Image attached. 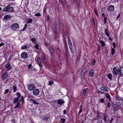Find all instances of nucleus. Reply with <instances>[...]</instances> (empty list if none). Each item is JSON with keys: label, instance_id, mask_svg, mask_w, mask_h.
I'll use <instances>...</instances> for the list:
<instances>
[{"label": "nucleus", "instance_id": "1", "mask_svg": "<svg viewBox=\"0 0 123 123\" xmlns=\"http://www.w3.org/2000/svg\"><path fill=\"white\" fill-rule=\"evenodd\" d=\"M112 72L114 75H118L119 76H121L123 75V67L117 70V69L116 67H114Z\"/></svg>", "mask_w": 123, "mask_h": 123}, {"label": "nucleus", "instance_id": "2", "mask_svg": "<svg viewBox=\"0 0 123 123\" xmlns=\"http://www.w3.org/2000/svg\"><path fill=\"white\" fill-rule=\"evenodd\" d=\"M14 10L13 8L10 6H7L3 9L2 11L6 12L9 13H12L14 12Z\"/></svg>", "mask_w": 123, "mask_h": 123}, {"label": "nucleus", "instance_id": "3", "mask_svg": "<svg viewBox=\"0 0 123 123\" xmlns=\"http://www.w3.org/2000/svg\"><path fill=\"white\" fill-rule=\"evenodd\" d=\"M11 28L14 30H15L17 29H18L19 28V25L17 23H14L11 26Z\"/></svg>", "mask_w": 123, "mask_h": 123}, {"label": "nucleus", "instance_id": "4", "mask_svg": "<svg viewBox=\"0 0 123 123\" xmlns=\"http://www.w3.org/2000/svg\"><path fill=\"white\" fill-rule=\"evenodd\" d=\"M17 97L16 98L18 99H19V98L21 97V98L19 100V101L21 102V101H24V99L23 96H21V95L20 93L19 92H17L16 94Z\"/></svg>", "mask_w": 123, "mask_h": 123}, {"label": "nucleus", "instance_id": "5", "mask_svg": "<svg viewBox=\"0 0 123 123\" xmlns=\"http://www.w3.org/2000/svg\"><path fill=\"white\" fill-rule=\"evenodd\" d=\"M36 87V86L33 84H30L27 86L28 90L30 91H33Z\"/></svg>", "mask_w": 123, "mask_h": 123}, {"label": "nucleus", "instance_id": "6", "mask_svg": "<svg viewBox=\"0 0 123 123\" xmlns=\"http://www.w3.org/2000/svg\"><path fill=\"white\" fill-rule=\"evenodd\" d=\"M21 56L22 58L25 59L28 57V55L25 52H23L21 54Z\"/></svg>", "mask_w": 123, "mask_h": 123}, {"label": "nucleus", "instance_id": "7", "mask_svg": "<svg viewBox=\"0 0 123 123\" xmlns=\"http://www.w3.org/2000/svg\"><path fill=\"white\" fill-rule=\"evenodd\" d=\"M5 67L6 68L7 71H9L12 69V66L9 63H6L5 65Z\"/></svg>", "mask_w": 123, "mask_h": 123}, {"label": "nucleus", "instance_id": "8", "mask_svg": "<svg viewBox=\"0 0 123 123\" xmlns=\"http://www.w3.org/2000/svg\"><path fill=\"white\" fill-rule=\"evenodd\" d=\"M39 93V90L38 89H35L33 91V93L34 95L37 96L38 95Z\"/></svg>", "mask_w": 123, "mask_h": 123}, {"label": "nucleus", "instance_id": "9", "mask_svg": "<svg viewBox=\"0 0 123 123\" xmlns=\"http://www.w3.org/2000/svg\"><path fill=\"white\" fill-rule=\"evenodd\" d=\"M114 9V6L113 5H111L108 7V11L109 12L113 11Z\"/></svg>", "mask_w": 123, "mask_h": 123}, {"label": "nucleus", "instance_id": "10", "mask_svg": "<svg viewBox=\"0 0 123 123\" xmlns=\"http://www.w3.org/2000/svg\"><path fill=\"white\" fill-rule=\"evenodd\" d=\"M8 73L6 71H5L3 73L2 76V79L3 80H4L8 76Z\"/></svg>", "mask_w": 123, "mask_h": 123}, {"label": "nucleus", "instance_id": "11", "mask_svg": "<svg viewBox=\"0 0 123 123\" xmlns=\"http://www.w3.org/2000/svg\"><path fill=\"white\" fill-rule=\"evenodd\" d=\"M107 87H106L103 86L100 87V89L102 91L105 92H107L108 91L107 90Z\"/></svg>", "mask_w": 123, "mask_h": 123}, {"label": "nucleus", "instance_id": "12", "mask_svg": "<svg viewBox=\"0 0 123 123\" xmlns=\"http://www.w3.org/2000/svg\"><path fill=\"white\" fill-rule=\"evenodd\" d=\"M30 100L31 102L33 103L34 104L36 105H38L39 104L38 102H37L33 99H31Z\"/></svg>", "mask_w": 123, "mask_h": 123}, {"label": "nucleus", "instance_id": "13", "mask_svg": "<svg viewBox=\"0 0 123 123\" xmlns=\"http://www.w3.org/2000/svg\"><path fill=\"white\" fill-rule=\"evenodd\" d=\"M37 61L39 64V66L41 67H42L43 65L40 60V58L39 57H38L37 59Z\"/></svg>", "mask_w": 123, "mask_h": 123}, {"label": "nucleus", "instance_id": "14", "mask_svg": "<svg viewBox=\"0 0 123 123\" xmlns=\"http://www.w3.org/2000/svg\"><path fill=\"white\" fill-rule=\"evenodd\" d=\"M57 102L58 104L61 105L64 103V101L62 99H60L57 100Z\"/></svg>", "mask_w": 123, "mask_h": 123}, {"label": "nucleus", "instance_id": "15", "mask_svg": "<svg viewBox=\"0 0 123 123\" xmlns=\"http://www.w3.org/2000/svg\"><path fill=\"white\" fill-rule=\"evenodd\" d=\"M112 107L113 108L114 111H116L118 109V107L116 106L114 104H113Z\"/></svg>", "mask_w": 123, "mask_h": 123}, {"label": "nucleus", "instance_id": "16", "mask_svg": "<svg viewBox=\"0 0 123 123\" xmlns=\"http://www.w3.org/2000/svg\"><path fill=\"white\" fill-rule=\"evenodd\" d=\"M48 49L50 51L51 56H52L53 54L54 53V49L50 47L48 48Z\"/></svg>", "mask_w": 123, "mask_h": 123}, {"label": "nucleus", "instance_id": "17", "mask_svg": "<svg viewBox=\"0 0 123 123\" xmlns=\"http://www.w3.org/2000/svg\"><path fill=\"white\" fill-rule=\"evenodd\" d=\"M56 64H53L54 67L56 69H57V70H60L61 69V67L58 65L57 64L56 65Z\"/></svg>", "mask_w": 123, "mask_h": 123}, {"label": "nucleus", "instance_id": "18", "mask_svg": "<svg viewBox=\"0 0 123 123\" xmlns=\"http://www.w3.org/2000/svg\"><path fill=\"white\" fill-rule=\"evenodd\" d=\"M105 35L107 37H109L110 35L109 34V31L108 29L106 28L105 29Z\"/></svg>", "mask_w": 123, "mask_h": 123}, {"label": "nucleus", "instance_id": "19", "mask_svg": "<svg viewBox=\"0 0 123 123\" xmlns=\"http://www.w3.org/2000/svg\"><path fill=\"white\" fill-rule=\"evenodd\" d=\"M94 70L92 69L89 71V74L91 76H92L94 75Z\"/></svg>", "mask_w": 123, "mask_h": 123}, {"label": "nucleus", "instance_id": "20", "mask_svg": "<svg viewBox=\"0 0 123 123\" xmlns=\"http://www.w3.org/2000/svg\"><path fill=\"white\" fill-rule=\"evenodd\" d=\"M11 16L9 15H6L4 17V19L6 20H8L11 18Z\"/></svg>", "mask_w": 123, "mask_h": 123}, {"label": "nucleus", "instance_id": "21", "mask_svg": "<svg viewBox=\"0 0 123 123\" xmlns=\"http://www.w3.org/2000/svg\"><path fill=\"white\" fill-rule=\"evenodd\" d=\"M105 96L107 98H108V99L109 100H111V98L110 96L108 93H106L105 94Z\"/></svg>", "mask_w": 123, "mask_h": 123}, {"label": "nucleus", "instance_id": "22", "mask_svg": "<svg viewBox=\"0 0 123 123\" xmlns=\"http://www.w3.org/2000/svg\"><path fill=\"white\" fill-rule=\"evenodd\" d=\"M108 78L110 80H112V75L111 73H109L107 75Z\"/></svg>", "mask_w": 123, "mask_h": 123}, {"label": "nucleus", "instance_id": "23", "mask_svg": "<svg viewBox=\"0 0 123 123\" xmlns=\"http://www.w3.org/2000/svg\"><path fill=\"white\" fill-rule=\"evenodd\" d=\"M55 27L54 29V33L55 34H56L57 33V24L56 23L55 24Z\"/></svg>", "mask_w": 123, "mask_h": 123}, {"label": "nucleus", "instance_id": "24", "mask_svg": "<svg viewBox=\"0 0 123 123\" xmlns=\"http://www.w3.org/2000/svg\"><path fill=\"white\" fill-rule=\"evenodd\" d=\"M71 52L72 54H73L74 53V51L73 47L72 45H70L69 46Z\"/></svg>", "mask_w": 123, "mask_h": 123}, {"label": "nucleus", "instance_id": "25", "mask_svg": "<svg viewBox=\"0 0 123 123\" xmlns=\"http://www.w3.org/2000/svg\"><path fill=\"white\" fill-rule=\"evenodd\" d=\"M68 41V43L69 46H70V45H72V44L71 43V40L69 39V37H68L67 38Z\"/></svg>", "mask_w": 123, "mask_h": 123}, {"label": "nucleus", "instance_id": "26", "mask_svg": "<svg viewBox=\"0 0 123 123\" xmlns=\"http://www.w3.org/2000/svg\"><path fill=\"white\" fill-rule=\"evenodd\" d=\"M28 46L27 44L22 46L21 47V49H26L28 48Z\"/></svg>", "mask_w": 123, "mask_h": 123}, {"label": "nucleus", "instance_id": "27", "mask_svg": "<svg viewBox=\"0 0 123 123\" xmlns=\"http://www.w3.org/2000/svg\"><path fill=\"white\" fill-rule=\"evenodd\" d=\"M115 48H112L111 49V55H114L115 53Z\"/></svg>", "mask_w": 123, "mask_h": 123}, {"label": "nucleus", "instance_id": "28", "mask_svg": "<svg viewBox=\"0 0 123 123\" xmlns=\"http://www.w3.org/2000/svg\"><path fill=\"white\" fill-rule=\"evenodd\" d=\"M20 106V104L19 102H17L16 105L14 107V109H16L19 107Z\"/></svg>", "mask_w": 123, "mask_h": 123}, {"label": "nucleus", "instance_id": "29", "mask_svg": "<svg viewBox=\"0 0 123 123\" xmlns=\"http://www.w3.org/2000/svg\"><path fill=\"white\" fill-rule=\"evenodd\" d=\"M13 92H15L17 89L16 86L15 85H13Z\"/></svg>", "mask_w": 123, "mask_h": 123}, {"label": "nucleus", "instance_id": "30", "mask_svg": "<svg viewBox=\"0 0 123 123\" xmlns=\"http://www.w3.org/2000/svg\"><path fill=\"white\" fill-rule=\"evenodd\" d=\"M18 99L16 98H14L13 101V103L15 104L18 101H19Z\"/></svg>", "mask_w": 123, "mask_h": 123}, {"label": "nucleus", "instance_id": "31", "mask_svg": "<svg viewBox=\"0 0 123 123\" xmlns=\"http://www.w3.org/2000/svg\"><path fill=\"white\" fill-rule=\"evenodd\" d=\"M116 98L118 100H121L122 99V98L118 95L116 96Z\"/></svg>", "mask_w": 123, "mask_h": 123}, {"label": "nucleus", "instance_id": "32", "mask_svg": "<svg viewBox=\"0 0 123 123\" xmlns=\"http://www.w3.org/2000/svg\"><path fill=\"white\" fill-rule=\"evenodd\" d=\"M87 89V88H86L83 89V92H82V94L83 95H85L86 91Z\"/></svg>", "mask_w": 123, "mask_h": 123}, {"label": "nucleus", "instance_id": "33", "mask_svg": "<svg viewBox=\"0 0 123 123\" xmlns=\"http://www.w3.org/2000/svg\"><path fill=\"white\" fill-rule=\"evenodd\" d=\"M101 43L102 46H105V43L104 42L102 41L101 40H99Z\"/></svg>", "mask_w": 123, "mask_h": 123}, {"label": "nucleus", "instance_id": "34", "mask_svg": "<svg viewBox=\"0 0 123 123\" xmlns=\"http://www.w3.org/2000/svg\"><path fill=\"white\" fill-rule=\"evenodd\" d=\"M115 104L117 106H120L121 105V103L119 102H117L115 103Z\"/></svg>", "mask_w": 123, "mask_h": 123}, {"label": "nucleus", "instance_id": "35", "mask_svg": "<svg viewBox=\"0 0 123 123\" xmlns=\"http://www.w3.org/2000/svg\"><path fill=\"white\" fill-rule=\"evenodd\" d=\"M61 122L62 123H64L66 121V119L64 118H61Z\"/></svg>", "mask_w": 123, "mask_h": 123}, {"label": "nucleus", "instance_id": "36", "mask_svg": "<svg viewBox=\"0 0 123 123\" xmlns=\"http://www.w3.org/2000/svg\"><path fill=\"white\" fill-rule=\"evenodd\" d=\"M31 39V40L33 43H35L36 41V40L35 38H32Z\"/></svg>", "mask_w": 123, "mask_h": 123}, {"label": "nucleus", "instance_id": "37", "mask_svg": "<svg viewBox=\"0 0 123 123\" xmlns=\"http://www.w3.org/2000/svg\"><path fill=\"white\" fill-rule=\"evenodd\" d=\"M96 62V60L95 59H93V61L91 63V65L92 66H94L95 63Z\"/></svg>", "mask_w": 123, "mask_h": 123}, {"label": "nucleus", "instance_id": "38", "mask_svg": "<svg viewBox=\"0 0 123 123\" xmlns=\"http://www.w3.org/2000/svg\"><path fill=\"white\" fill-rule=\"evenodd\" d=\"M32 20L31 19L29 18L28 20V21L27 22V23L28 24L29 23H31L32 22Z\"/></svg>", "mask_w": 123, "mask_h": 123}, {"label": "nucleus", "instance_id": "39", "mask_svg": "<svg viewBox=\"0 0 123 123\" xmlns=\"http://www.w3.org/2000/svg\"><path fill=\"white\" fill-rule=\"evenodd\" d=\"M107 18L106 17H104V23L105 24H106L107 23Z\"/></svg>", "mask_w": 123, "mask_h": 123}, {"label": "nucleus", "instance_id": "40", "mask_svg": "<svg viewBox=\"0 0 123 123\" xmlns=\"http://www.w3.org/2000/svg\"><path fill=\"white\" fill-rule=\"evenodd\" d=\"M97 93H101V94H104L105 93V92H101L99 90L97 91Z\"/></svg>", "mask_w": 123, "mask_h": 123}, {"label": "nucleus", "instance_id": "41", "mask_svg": "<svg viewBox=\"0 0 123 123\" xmlns=\"http://www.w3.org/2000/svg\"><path fill=\"white\" fill-rule=\"evenodd\" d=\"M35 47L37 49H39V45L38 44H37L36 45H35Z\"/></svg>", "mask_w": 123, "mask_h": 123}, {"label": "nucleus", "instance_id": "42", "mask_svg": "<svg viewBox=\"0 0 123 123\" xmlns=\"http://www.w3.org/2000/svg\"><path fill=\"white\" fill-rule=\"evenodd\" d=\"M48 84L50 85H51L53 83V82L52 81H49Z\"/></svg>", "mask_w": 123, "mask_h": 123}, {"label": "nucleus", "instance_id": "43", "mask_svg": "<svg viewBox=\"0 0 123 123\" xmlns=\"http://www.w3.org/2000/svg\"><path fill=\"white\" fill-rule=\"evenodd\" d=\"M81 106L82 105H81L80 106V110L79 113V114H80V113L82 112Z\"/></svg>", "mask_w": 123, "mask_h": 123}, {"label": "nucleus", "instance_id": "44", "mask_svg": "<svg viewBox=\"0 0 123 123\" xmlns=\"http://www.w3.org/2000/svg\"><path fill=\"white\" fill-rule=\"evenodd\" d=\"M9 92V90L7 89L5 90V91L4 94H6L7 93Z\"/></svg>", "mask_w": 123, "mask_h": 123}, {"label": "nucleus", "instance_id": "45", "mask_svg": "<svg viewBox=\"0 0 123 123\" xmlns=\"http://www.w3.org/2000/svg\"><path fill=\"white\" fill-rule=\"evenodd\" d=\"M41 15V14H40L39 13H37L35 14V16L38 17L40 16Z\"/></svg>", "mask_w": 123, "mask_h": 123}, {"label": "nucleus", "instance_id": "46", "mask_svg": "<svg viewBox=\"0 0 123 123\" xmlns=\"http://www.w3.org/2000/svg\"><path fill=\"white\" fill-rule=\"evenodd\" d=\"M47 20L48 21H49L50 20V18L49 15H47Z\"/></svg>", "mask_w": 123, "mask_h": 123}, {"label": "nucleus", "instance_id": "47", "mask_svg": "<svg viewBox=\"0 0 123 123\" xmlns=\"http://www.w3.org/2000/svg\"><path fill=\"white\" fill-rule=\"evenodd\" d=\"M113 46L114 47L113 48H115L116 47V44L115 43L113 42L112 43Z\"/></svg>", "mask_w": 123, "mask_h": 123}, {"label": "nucleus", "instance_id": "48", "mask_svg": "<svg viewBox=\"0 0 123 123\" xmlns=\"http://www.w3.org/2000/svg\"><path fill=\"white\" fill-rule=\"evenodd\" d=\"M110 105H111V104L110 102H108L107 103V107L108 108H110Z\"/></svg>", "mask_w": 123, "mask_h": 123}, {"label": "nucleus", "instance_id": "49", "mask_svg": "<svg viewBox=\"0 0 123 123\" xmlns=\"http://www.w3.org/2000/svg\"><path fill=\"white\" fill-rule=\"evenodd\" d=\"M95 14L97 16H98V14L97 11V10L95 9Z\"/></svg>", "mask_w": 123, "mask_h": 123}, {"label": "nucleus", "instance_id": "50", "mask_svg": "<svg viewBox=\"0 0 123 123\" xmlns=\"http://www.w3.org/2000/svg\"><path fill=\"white\" fill-rule=\"evenodd\" d=\"M32 66L31 64H30L29 65H28V69H30Z\"/></svg>", "mask_w": 123, "mask_h": 123}, {"label": "nucleus", "instance_id": "51", "mask_svg": "<svg viewBox=\"0 0 123 123\" xmlns=\"http://www.w3.org/2000/svg\"><path fill=\"white\" fill-rule=\"evenodd\" d=\"M120 13H118V15H117V17L116 19H118L120 17Z\"/></svg>", "mask_w": 123, "mask_h": 123}, {"label": "nucleus", "instance_id": "52", "mask_svg": "<svg viewBox=\"0 0 123 123\" xmlns=\"http://www.w3.org/2000/svg\"><path fill=\"white\" fill-rule=\"evenodd\" d=\"M100 101L102 103H104V100L102 98L100 99Z\"/></svg>", "mask_w": 123, "mask_h": 123}, {"label": "nucleus", "instance_id": "53", "mask_svg": "<svg viewBox=\"0 0 123 123\" xmlns=\"http://www.w3.org/2000/svg\"><path fill=\"white\" fill-rule=\"evenodd\" d=\"M4 44L3 43H0V47L3 46L4 45Z\"/></svg>", "mask_w": 123, "mask_h": 123}, {"label": "nucleus", "instance_id": "54", "mask_svg": "<svg viewBox=\"0 0 123 123\" xmlns=\"http://www.w3.org/2000/svg\"><path fill=\"white\" fill-rule=\"evenodd\" d=\"M100 49V46L98 45V51Z\"/></svg>", "mask_w": 123, "mask_h": 123}, {"label": "nucleus", "instance_id": "55", "mask_svg": "<svg viewBox=\"0 0 123 123\" xmlns=\"http://www.w3.org/2000/svg\"><path fill=\"white\" fill-rule=\"evenodd\" d=\"M66 110H64V111H63V112L64 113V114H66Z\"/></svg>", "mask_w": 123, "mask_h": 123}, {"label": "nucleus", "instance_id": "56", "mask_svg": "<svg viewBox=\"0 0 123 123\" xmlns=\"http://www.w3.org/2000/svg\"><path fill=\"white\" fill-rule=\"evenodd\" d=\"M113 119V118H111V120L110 121V122L111 123Z\"/></svg>", "mask_w": 123, "mask_h": 123}, {"label": "nucleus", "instance_id": "57", "mask_svg": "<svg viewBox=\"0 0 123 123\" xmlns=\"http://www.w3.org/2000/svg\"><path fill=\"white\" fill-rule=\"evenodd\" d=\"M27 24H25V26H24V28H26L27 27Z\"/></svg>", "mask_w": 123, "mask_h": 123}, {"label": "nucleus", "instance_id": "58", "mask_svg": "<svg viewBox=\"0 0 123 123\" xmlns=\"http://www.w3.org/2000/svg\"><path fill=\"white\" fill-rule=\"evenodd\" d=\"M63 0H59V2L60 3H62V2H63Z\"/></svg>", "mask_w": 123, "mask_h": 123}, {"label": "nucleus", "instance_id": "59", "mask_svg": "<svg viewBox=\"0 0 123 123\" xmlns=\"http://www.w3.org/2000/svg\"><path fill=\"white\" fill-rule=\"evenodd\" d=\"M12 121L13 122V123H16L15 122V120L13 119H12Z\"/></svg>", "mask_w": 123, "mask_h": 123}, {"label": "nucleus", "instance_id": "60", "mask_svg": "<svg viewBox=\"0 0 123 123\" xmlns=\"http://www.w3.org/2000/svg\"><path fill=\"white\" fill-rule=\"evenodd\" d=\"M109 38L110 40L112 41V38L111 37H109Z\"/></svg>", "mask_w": 123, "mask_h": 123}, {"label": "nucleus", "instance_id": "61", "mask_svg": "<svg viewBox=\"0 0 123 123\" xmlns=\"http://www.w3.org/2000/svg\"><path fill=\"white\" fill-rule=\"evenodd\" d=\"M102 16L103 17H105V16H104V14L103 13H102Z\"/></svg>", "mask_w": 123, "mask_h": 123}, {"label": "nucleus", "instance_id": "62", "mask_svg": "<svg viewBox=\"0 0 123 123\" xmlns=\"http://www.w3.org/2000/svg\"><path fill=\"white\" fill-rule=\"evenodd\" d=\"M43 59L44 60H45V59L44 56H43Z\"/></svg>", "mask_w": 123, "mask_h": 123}, {"label": "nucleus", "instance_id": "63", "mask_svg": "<svg viewBox=\"0 0 123 123\" xmlns=\"http://www.w3.org/2000/svg\"><path fill=\"white\" fill-rule=\"evenodd\" d=\"M104 119L105 121L106 120V117H104Z\"/></svg>", "mask_w": 123, "mask_h": 123}, {"label": "nucleus", "instance_id": "64", "mask_svg": "<svg viewBox=\"0 0 123 123\" xmlns=\"http://www.w3.org/2000/svg\"><path fill=\"white\" fill-rule=\"evenodd\" d=\"M26 29V28H24H24H23V29H22V31H24Z\"/></svg>", "mask_w": 123, "mask_h": 123}]
</instances>
